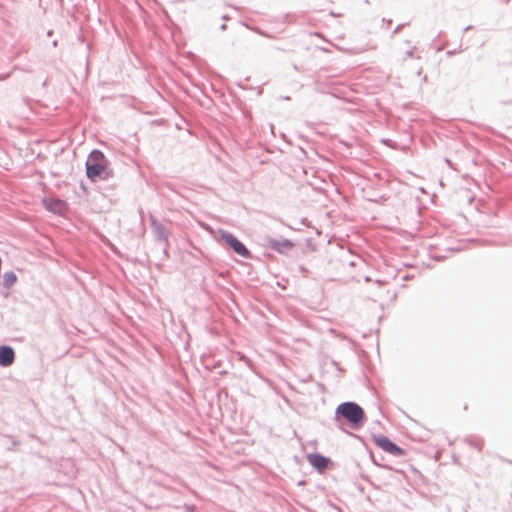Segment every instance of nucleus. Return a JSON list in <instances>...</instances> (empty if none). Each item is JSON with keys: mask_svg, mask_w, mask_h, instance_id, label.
I'll list each match as a JSON object with an SVG mask.
<instances>
[{"mask_svg": "<svg viewBox=\"0 0 512 512\" xmlns=\"http://www.w3.org/2000/svg\"><path fill=\"white\" fill-rule=\"evenodd\" d=\"M108 161L104 154L99 150H93L86 161L87 177L94 181L97 177L106 173Z\"/></svg>", "mask_w": 512, "mask_h": 512, "instance_id": "f257e3e1", "label": "nucleus"}, {"mask_svg": "<svg viewBox=\"0 0 512 512\" xmlns=\"http://www.w3.org/2000/svg\"><path fill=\"white\" fill-rule=\"evenodd\" d=\"M336 414L342 416L353 425H359L365 417L363 409L354 402L340 404L336 409Z\"/></svg>", "mask_w": 512, "mask_h": 512, "instance_id": "f03ea898", "label": "nucleus"}, {"mask_svg": "<svg viewBox=\"0 0 512 512\" xmlns=\"http://www.w3.org/2000/svg\"><path fill=\"white\" fill-rule=\"evenodd\" d=\"M374 444L381 448L386 453H389L393 456L399 457L404 456L405 450L397 446L395 443H393L388 437L378 434L374 435L372 438Z\"/></svg>", "mask_w": 512, "mask_h": 512, "instance_id": "7ed1b4c3", "label": "nucleus"}, {"mask_svg": "<svg viewBox=\"0 0 512 512\" xmlns=\"http://www.w3.org/2000/svg\"><path fill=\"white\" fill-rule=\"evenodd\" d=\"M223 240L228 244L238 255L242 257H249L250 252L237 238L232 234L226 233L222 235Z\"/></svg>", "mask_w": 512, "mask_h": 512, "instance_id": "20e7f679", "label": "nucleus"}, {"mask_svg": "<svg viewBox=\"0 0 512 512\" xmlns=\"http://www.w3.org/2000/svg\"><path fill=\"white\" fill-rule=\"evenodd\" d=\"M43 204L47 210H49L55 214L63 215L67 211L66 202L61 199H58V198H52V197L45 198L43 200Z\"/></svg>", "mask_w": 512, "mask_h": 512, "instance_id": "39448f33", "label": "nucleus"}, {"mask_svg": "<svg viewBox=\"0 0 512 512\" xmlns=\"http://www.w3.org/2000/svg\"><path fill=\"white\" fill-rule=\"evenodd\" d=\"M307 460L320 473L324 472L331 463L329 458L317 453L309 454Z\"/></svg>", "mask_w": 512, "mask_h": 512, "instance_id": "423d86ee", "label": "nucleus"}, {"mask_svg": "<svg viewBox=\"0 0 512 512\" xmlns=\"http://www.w3.org/2000/svg\"><path fill=\"white\" fill-rule=\"evenodd\" d=\"M268 246L271 249H273L279 253H286L294 247V244H293V242H291L288 239H284V240L269 239Z\"/></svg>", "mask_w": 512, "mask_h": 512, "instance_id": "0eeeda50", "label": "nucleus"}, {"mask_svg": "<svg viewBox=\"0 0 512 512\" xmlns=\"http://www.w3.org/2000/svg\"><path fill=\"white\" fill-rule=\"evenodd\" d=\"M14 361V351L9 346H2V366H9Z\"/></svg>", "mask_w": 512, "mask_h": 512, "instance_id": "6e6552de", "label": "nucleus"}, {"mask_svg": "<svg viewBox=\"0 0 512 512\" xmlns=\"http://www.w3.org/2000/svg\"><path fill=\"white\" fill-rule=\"evenodd\" d=\"M17 281V277L13 272H8L5 274V286L11 287Z\"/></svg>", "mask_w": 512, "mask_h": 512, "instance_id": "1a4fd4ad", "label": "nucleus"}, {"mask_svg": "<svg viewBox=\"0 0 512 512\" xmlns=\"http://www.w3.org/2000/svg\"><path fill=\"white\" fill-rule=\"evenodd\" d=\"M186 512H198L194 507H187Z\"/></svg>", "mask_w": 512, "mask_h": 512, "instance_id": "9d476101", "label": "nucleus"}]
</instances>
